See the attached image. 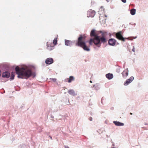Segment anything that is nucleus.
I'll use <instances>...</instances> for the list:
<instances>
[{"mask_svg":"<svg viewBox=\"0 0 148 148\" xmlns=\"http://www.w3.org/2000/svg\"><path fill=\"white\" fill-rule=\"evenodd\" d=\"M106 76L108 79L109 80L112 79L113 77V74L110 73L106 74Z\"/></svg>","mask_w":148,"mask_h":148,"instance_id":"13","label":"nucleus"},{"mask_svg":"<svg viewBox=\"0 0 148 148\" xmlns=\"http://www.w3.org/2000/svg\"><path fill=\"white\" fill-rule=\"evenodd\" d=\"M90 83H92V81H91V80H90Z\"/></svg>","mask_w":148,"mask_h":148,"instance_id":"32","label":"nucleus"},{"mask_svg":"<svg viewBox=\"0 0 148 148\" xmlns=\"http://www.w3.org/2000/svg\"><path fill=\"white\" fill-rule=\"evenodd\" d=\"M102 8H103V7H102V6H101V8H100L102 9Z\"/></svg>","mask_w":148,"mask_h":148,"instance_id":"31","label":"nucleus"},{"mask_svg":"<svg viewBox=\"0 0 148 148\" xmlns=\"http://www.w3.org/2000/svg\"><path fill=\"white\" fill-rule=\"evenodd\" d=\"M136 25V23H134V25Z\"/></svg>","mask_w":148,"mask_h":148,"instance_id":"33","label":"nucleus"},{"mask_svg":"<svg viewBox=\"0 0 148 148\" xmlns=\"http://www.w3.org/2000/svg\"><path fill=\"white\" fill-rule=\"evenodd\" d=\"M15 70L18 78L27 79L31 76L33 77L36 76L35 73L32 71L31 68L27 66L21 68L17 66L15 68Z\"/></svg>","mask_w":148,"mask_h":148,"instance_id":"1","label":"nucleus"},{"mask_svg":"<svg viewBox=\"0 0 148 148\" xmlns=\"http://www.w3.org/2000/svg\"><path fill=\"white\" fill-rule=\"evenodd\" d=\"M50 79L52 80L53 82H56L57 80L56 78H50Z\"/></svg>","mask_w":148,"mask_h":148,"instance_id":"22","label":"nucleus"},{"mask_svg":"<svg viewBox=\"0 0 148 148\" xmlns=\"http://www.w3.org/2000/svg\"><path fill=\"white\" fill-rule=\"evenodd\" d=\"M68 93L71 95L73 96H75L76 94L74 91L73 89H70L68 91Z\"/></svg>","mask_w":148,"mask_h":148,"instance_id":"14","label":"nucleus"},{"mask_svg":"<svg viewBox=\"0 0 148 148\" xmlns=\"http://www.w3.org/2000/svg\"><path fill=\"white\" fill-rule=\"evenodd\" d=\"M85 38L84 36H83L82 35H80L78 38L77 40L76 41V45L82 47L85 51H89L90 50V47L87 46L86 42L83 40Z\"/></svg>","mask_w":148,"mask_h":148,"instance_id":"3","label":"nucleus"},{"mask_svg":"<svg viewBox=\"0 0 148 148\" xmlns=\"http://www.w3.org/2000/svg\"><path fill=\"white\" fill-rule=\"evenodd\" d=\"M134 78L133 76L131 77L129 79H127L124 82L125 86H127L131 83L134 79Z\"/></svg>","mask_w":148,"mask_h":148,"instance_id":"7","label":"nucleus"},{"mask_svg":"<svg viewBox=\"0 0 148 148\" xmlns=\"http://www.w3.org/2000/svg\"><path fill=\"white\" fill-rule=\"evenodd\" d=\"M130 11V13L131 15H135L136 12V10H129Z\"/></svg>","mask_w":148,"mask_h":148,"instance_id":"18","label":"nucleus"},{"mask_svg":"<svg viewBox=\"0 0 148 148\" xmlns=\"http://www.w3.org/2000/svg\"><path fill=\"white\" fill-rule=\"evenodd\" d=\"M121 1L123 3H125L126 1V0H121Z\"/></svg>","mask_w":148,"mask_h":148,"instance_id":"24","label":"nucleus"},{"mask_svg":"<svg viewBox=\"0 0 148 148\" xmlns=\"http://www.w3.org/2000/svg\"><path fill=\"white\" fill-rule=\"evenodd\" d=\"M100 33H102V36L101 37L98 36L95 29L91 30L90 34L91 37H94V44L98 47H100L101 43H104L106 42V39L104 36V33L102 31H100Z\"/></svg>","mask_w":148,"mask_h":148,"instance_id":"2","label":"nucleus"},{"mask_svg":"<svg viewBox=\"0 0 148 148\" xmlns=\"http://www.w3.org/2000/svg\"><path fill=\"white\" fill-rule=\"evenodd\" d=\"M68 82L69 83H71L72 81H73L74 80V77L72 76H70L69 79H68Z\"/></svg>","mask_w":148,"mask_h":148,"instance_id":"15","label":"nucleus"},{"mask_svg":"<svg viewBox=\"0 0 148 148\" xmlns=\"http://www.w3.org/2000/svg\"><path fill=\"white\" fill-rule=\"evenodd\" d=\"M130 114H131V115H132V113H130Z\"/></svg>","mask_w":148,"mask_h":148,"instance_id":"29","label":"nucleus"},{"mask_svg":"<svg viewBox=\"0 0 148 148\" xmlns=\"http://www.w3.org/2000/svg\"><path fill=\"white\" fill-rule=\"evenodd\" d=\"M145 125H147V123H145Z\"/></svg>","mask_w":148,"mask_h":148,"instance_id":"30","label":"nucleus"},{"mask_svg":"<svg viewBox=\"0 0 148 148\" xmlns=\"http://www.w3.org/2000/svg\"><path fill=\"white\" fill-rule=\"evenodd\" d=\"M14 73L12 72L11 73V76L10 79V80H12L14 79Z\"/></svg>","mask_w":148,"mask_h":148,"instance_id":"17","label":"nucleus"},{"mask_svg":"<svg viewBox=\"0 0 148 148\" xmlns=\"http://www.w3.org/2000/svg\"><path fill=\"white\" fill-rule=\"evenodd\" d=\"M113 123L116 125L118 126H123L124 125V123L119 121H113Z\"/></svg>","mask_w":148,"mask_h":148,"instance_id":"12","label":"nucleus"},{"mask_svg":"<svg viewBox=\"0 0 148 148\" xmlns=\"http://www.w3.org/2000/svg\"><path fill=\"white\" fill-rule=\"evenodd\" d=\"M132 9L134 10V9H134V8H133V9Z\"/></svg>","mask_w":148,"mask_h":148,"instance_id":"35","label":"nucleus"},{"mask_svg":"<svg viewBox=\"0 0 148 148\" xmlns=\"http://www.w3.org/2000/svg\"><path fill=\"white\" fill-rule=\"evenodd\" d=\"M89 120L90 121H92V117H90L89 118Z\"/></svg>","mask_w":148,"mask_h":148,"instance_id":"25","label":"nucleus"},{"mask_svg":"<svg viewBox=\"0 0 148 148\" xmlns=\"http://www.w3.org/2000/svg\"><path fill=\"white\" fill-rule=\"evenodd\" d=\"M136 37H137L136 36V37H134V38H135H135H136Z\"/></svg>","mask_w":148,"mask_h":148,"instance_id":"34","label":"nucleus"},{"mask_svg":"<svg viewBox=\"0 0 148 148\" xmlns=\"http://www.w3.org/2000/svg\"><path fill=\"white\" fill-rule=\"evenodd\" d=\"M123 33L122 31H121L119 32L116 33V36L118 39L120 40H121L123 42L125 41V39H128V38H124L122 35Z\"/></svg>","mask_w":148,"mask_h":148,"instance_id":"4","label":"nucleus"},{"mask_svg":"<svg viewBox=\"0 0 148 148\" xmlns=\"http://www.w3.org/2000/svg\"><path fill=\"white\" fill-rule=\"evenodd\" d=\"M94 39L93 38H90L89 41V44L90 45H92V42H93L94 43Z\"/></svg>","mask_w":148,"mask_h":148,"instance_id":"19","label":"nucleus"},{"mask_svg":"<svg viewBox=\"0 0 148 148\" xmlns=\"http://www.w3.org/2000/svg\"><path fill=\"white\" fill-rule=\"evenodd\" d=\"M65 148H69V147L68 146H65Z\"/></svg>","mask_w":148,"mask_h":148,"instance_id":"27","label":"nucleus"},{"mask_svg":"<svg viewBox=\"0 0 148 148\" xmlns=\"http://www.w3.org/2000/svg\"><path fill=\"white\" fill-rule=\"evenodd\" d=\"M75 41L70 40L66 39L64 40L65 45L66 46H69L70 47L73 46Z\"/></svg>","mask_w":148,"mask_h":148,"instance_id":"5","label":"nucleus"},{"mask_svg":"<svg viewBox=\"0 0 148 148\" xmlns=\"http://www.w3.org/2000/svg\"><path fill=\"white\" fill-rule=\"evenodd\" d=\"M105 17H107V15H105Z\"/></svg>","mask_w":148,"mask_h":148,"instance_id":"28","label":"nucleus"},{"mask_svg":"<svg viewBox=\"0 0 148 148\" xmlns=\"http://www.w3.org/2000/svg\"><path fill=\"white\" fill-rule=\"evenodd\" d=\"M49 137L50 138L51 140H52V137H51V136H49Z\"/></svg>","mask_w":148,"mask_h":148,"instance_id":"26","label":"nucleus"},{"mask_svg":"<svg viewBox=\"0 0 148 148\" xmlns=\"http://www.w3.org/2000/svg\"><path fill=\"white\" fill-rule=\"evenodd\" d=\"M95 14V12L94 10H89L87 13L88 17H93Z\"/></svg>","mask_w":148,"mask_h":148,"instance_id":"6","label":"nucleus"},{"mask_svg":"<svg viewBox=\"0 0 148 148\" xmlns=\"http://www.w3.org/2000/svg\"><path fill=\"white\" fill-rule=\"evenodd\" d=\"M106 1L108 2V0H106Z\"/></svg>","mask_w":148,"mask_h":148,"instance_id":"36","label":"nucleus"},{"mask_svg":"<svg viewBox=\"0 0 148 148\" xmlns=\"http://www.w3.org/2000/svg\"><path fill=\"white\" fill-rule=\"evenodd\" d=\"M116 40L114 38L110 39L108 41V44L110 46H114L115 45Z\"/></svg>","mask_w":148,"mask_h":148,"instance_id":"9","label":"nucleus"},{"mask_svg":"<svg viewBox=\"0 0 148 148\" xmlns=\"http://www.w3.org/2000/svg\"><path fill=\"white\" fill-rule=\"evenodd\" d=\"M53 43L55 45H56L57 44V38H55L53 40Z\"/></svg>","mask_w":148,"mask_h":148,"instance_id":"21","label":"nucleus"},{"mask_svg":"<svg viewBox=\"0 0 148 148\" xmlns=\"http://www.w3.org/2000/svg\"><path fill=\"white\" fill-rule=\"evenodd\" d=\"M128 72L129 71L128 68L126 69L123 71L122 74L123 78H126L127 77L128 75Z\"/></svg>","mask_w":148,"mask_h":148,"instance_id":"8","label":"nucleus"},{"mask_svg":"<svg viewBox=\"0 0 148 148\" xmlns=\"http://www.w3.org/2000/svg\"><path fill=\"white\" fill-rule=\"evenodd\" d=\"M93 88L96 90H98L100 89V88L97 84H96L93 86Z\"/></svg>","mask_w":148,"mask_h":148,"instance_id":"16","label":"nucleus"},{"mask_svg":"<svg viewBox=\"0 0 148 148\" xmlns=\"http://www.w3.org/2000/svg\"><path fill=\"white\" fill-rule=\"evenodd\" d=\"M132 51H133L134 52H135V48H134V46H133V48L132 49Z\"/></svg>","mask_w":148,"mask_h":148,"instance_id":"23","label":"nucleus"},{"mask_svg":"<svg viewBox=\"0 0 148 148\" xmlns=\"http://www.w3.org/2000/svg\"><path fill=\"white\" fill-rule=\"evenodd\" d=\"M10 76V73L8 71L3 72L2 74V77L4 78H8Z\"/></svg>","mask_w":148,"mask_h":148,"instance_id":"11","label":"nucleus"},{"mask_svg":"<svg viewBox=\"0 0 148 148\" xmlns=\"http://www.w3.org/2000/svg\"><path fill=\"white\" fill-rule=\"evenodd\" d=\"M45 62L46 64H51L53 62V60L52 58H48L46 60Z\"/></svg>","mask_w":148,"mask_h":148,"instance_id":"10","label":"nucleus"},{"mask_svg":"<svg viewBox=\"0 0 148 148\" xmlns=\"http://www.w3.org/2000/svg\"><path fill=\"white\" fill-rule=\"evenodd\" d=\"M48 42H47V46L48 49L50 50H52V49H53V47H51V46H49V45L48 44Z\"/></svg>","mask_w":148,"mask_h":148,"instance_id":"20","label":"nucleus"}]
</instances>
